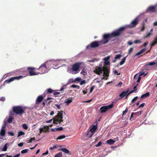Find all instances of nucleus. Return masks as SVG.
Listing matches in <instances>:
<instances>
[{
    "mask_svg": "<svg viewBox=\"0 0 157 157\" xmlns=\"http://www.w3.org/2000/svg\"><path fill=\"white\" fill-rule=\"evenodd\" d=\"M138 97L137 96L136 97L133 99L131 101V102L132 103L136 101L137 100Z\"/></svg>",
    "mask_w": 157,
    "mask_h": 157,
    "instance_id": "obj_37",
    "label": "nucleus"
},
{
    "mask_svg": "<svg viewBox=\"0 0 157 157\" xmlns=\"http://www.w3.org/2000/svg\"><path fill=\"white\" fill-rule=\"evenodd\" d=\"M66 136L64 135H62L59 136L57 139V140H61L65 138Z\"/></svg>",
    "mask_w": 157,
    "mask_h": 157,
    "instance_id": "obj_29",
    "label": "nucleus"
},
{
    "mask_svg": "<svg viewBox=\"0 0 157 157\" xmlns=\"http://www.w3.org/2000/svg\"><path fill=\"white\" fill-rule=\"evenodd\" d=\"M35 69V68L33 67H28L27 69V71H26V72L27 73V71H28L30 76H33L36 75L37 74L34 71Z\"/></svg>",
    "mask_w": 157,
    "mask_h": 157,
    "instance_id": "obj_11",
    "label": "nucleus"
},
{
    "mask_svg": "<svg viewBox=\"0 0 157 157\" xmlns=\"http://www.w3.org/2000/svg\"><path fill=\"white\" fill-rule=\"evenodd\" d=\"M128 111V109L127 108H126L125 110L123 111V115L124 114L126 113Z\"/></svg>",
    "mask_w": 157,
    "mask_h": 157,
    "instance_id": "obj_53",
    "label": "nucleus"
},
{
    "mask_svg": "<svg viewBox=\"0 0 157 157\" xmlns=\"http://www.w3.org/2000/svg\"><path fill=\"white\" fill-rule=\"evenodd\" d=\"M128 91V90H127L126 91H123L122 93H121L119 95L121 98H123L124 96H125L127 94Z\"/></svg>",
    "mask_w": 157,
    "mask_h": 157,
    "instance_id": "obj_21",
    "label": "nucleus"
},
{
    "mask_svg": "<svg viewBox=\"0 0 157 157\" xmlns=\"http://www.w3.org/2000/svg\"><path fill=\"white\" fill-rule=\"evenodd\" d=\"M60 150L66 153H68L69 152V151L66 148H61Z\"/></svg>",
    "mask_w": 157,
    "mask_h": 157,
    "instance_id": "obj_25",
    "label": "nucleus"
},
{
    "mask_svg": "<svg viewBox=\"0 0 157 157\" xmlns=\"http://www.w3.org/2000/svg\"><path fill=\"white\" fill-rule=\"evenodd\" d=\"M105 64L106 65H108L110 64V63L109 61H105Z\"/></svg>",
    "mask_w": 157,
    "mask_h": 157,
    "instance_id": "obj_59",
    "label": "nucleus"
},
{
    "mask_svg": "<svg viewBox=\"0 0 157 157\" xmlns=\"http://www.w3.org/2000/svg\"><path fill=\"white\" fill-rule=\"evenodd\" d=\"M25 133L22 131H20L18 132L17 137H19L21 135H25Z\"/></svg>",
    "mask_w": 157,
    "mask_h": 157,
    "instance_id": "obj_31",
    "label": "nucleus"
},
{
    "mask_svg": "<svg viewBox=\"0 0 157 157\" xmlns=\"http://www.w3.org/2000/svg\"><path fill=\"white\" fill-rule=\"evenodd\" d=\"M155 11V6H150L146 10L147 12H154Z\"/></svg>",
    "mask_w": 157,
    "mask_h": 157,
    "instance_id": "obj_16",
    "label": "nucleus"
},
{
    "mask_svg": "<svg viewBox=\"0 0 157 157\" xmlns=\"http://www.w3.org/2000/svg\"><path fill=\"white\" fill-rule=\"evenodd\" d=\"M121 54L117 55L114 58H115V59H119L121 57Z\"/></svg>",
    "mask_w": 157,
    "mask_h": 157,
    "instance_id": "obj_43",
    "label": "nucleus"
},
{
    "mask_svg": "<svg viewBox=\"0 0 157 157\" xmlns=\"http://www.w3.org/2000/svg\"><path fill=\"white\" fill-rule=\"evenodd\" d=\"M122 82H120L118 84H117V86H119L121 87V86L122 85Z\"/></svg>",
    "mask_w": 157,
    "mask_h": 157,
    "instance_id": "obj_54",
    "label": "nucleus"
},
{
    "mask_svg": "<svg viewBox=\"0 0 157 157\" xmlns=\"http://www.w3.org/2000/svg\"><path fill=\"white\" fill-rule=\"evenodd\" d=\"M22 126L24 129L26 130L28 128V127L26 124H23Z\"/></svg>",
    "mask_w": 157,
    "mask_h": 157,
    "instance_id": "obj_39",
    "label": "nucleus"
},
{
    "mask_svg": "<svg viewBox=\"0 0 157 157\" xmlns=\"http://www.w3.org/2000/svg\"><path fill=\"white\" fill-rule=\"evenodd\" d=\"M141 78L140 76H139L138 77L137 80V82L138 83L140 82V80H141Z\"/></svg>",
    "mask_w": 157,
    "mask_h": 157,
    "instance_id": "obj_58",
    "label": "nucleus"
},
{
    "mask_svg": "<svg viewBox=\"0 0 157 157\" xmlns=\"http://www.w3.org/2000/svg\"><path fill=\"white\" fill-rule=\"evenodd\" d=\"M146 50L145 48H144L142 49L141 50L140 52L136 53L134 56H133L134 57H135L136 56H138L140 55L142 53L144 52Z\"/></svg>",
    "mask_w": 157,
    "mask_h": 157,
    "instance_id": "obj_20",
    "label": "nucleus"
},
{
    "mask_svg": "<svg viewBox=\"0 0 157 157\" xmlns=\"http://www.w3.org/2000/svg\"><path fill=\"white\" fill-rule=\"evenodd\" d=\"M13 118L12 117H10L8 119L7 121L9 123H11L12 122Z\"/></svg>",
    "mask_w": 157,
    "mask_h": 157,
    "instance_id": "obj_34",
    "label": "nucleus"
},
{
    "mask_svg": "<svg viewBox=\"0 0 157 157\" xmlns=\"http://www.w3.org/2000/svg\"><path fill=\"white\" fill-rule=\"evenodd\" d=\"M126 29L125 27H122L114 31L111 33H110L112 37H115L117 36H120L121 34Z\"/></svg>",
    "mask_w": 157,
    "mask_h": 157,
    "instance_id": "obj_3",
    "label": "nucleus"
},
{
    "mask_svg": "<svg viewBox=\"0 0 157 157\" xmlns=\"http://www.w3.org/2000/svg\"><path fill=\"white\" fill-rule=\"evenodd\" d=\"M57 131H61L63 130V128L62 127H60L59 128H57Z\"/></svg>",
    "mask_w": 157,
    "mask_h": 157,
    "instance_id": "obj_52",
    "label": "nucleus"
},
{
    "mask_svg": "<svg viewBox=\"0 0 157 157\" xmlns=\"http://www.w3.org/2000/svg\"><path fill=\"white\" fill-rule=\"evenodd\" d=\"M62 153L61 152L56 154L55 156L54 157H63Z\"/></svg>",
    "mask_w": 157,
    "mask_h": 157,
    "instance_id": "obj_28",
    "label": "nucleus"
},
{
    "mask_svg": "<svg viewBox=\"0 0 157 157\" xmlns=\"http://www.w3.org/2000/svg\"><path fill=\"white\" fill-rule=\"evenodd\" d=\"M82 64V63H74L72 66V71L73 72V73L76 74L79 72L80 71L79 68Z\"/></svg>",
    "mask_w": 157,
    "mask_h": 157,
    "instance_id": "obj_4",
    "label": "nucleus"
},
{
    "mask_svg": "<svg viewBox=\"0 0 157 157\" xmlns=\"http://www.w3.org/2000/svg\"><path fill=\"white\" fill-rule=\"evenodd\" d=\"M157 44V36L154 38L153 40L152 41V43L150 44L151 47L150 49L152 48Z\"/></svg>",
    "mask_w": 157,
    "mask_h": 157,
    "instance_id": "obj_17",
    "label": "nucleus"
},
{
    "mask_svg": "<svg viewBox=\"0 0 157 157\" xmlns=\"http://www.w3.org/2000/svg\"><path fill=\"white\" fill-rule=\"evenodd\" d=\"M23 77L22 75H20L18 76H16L15 77H11L9 78L8 79L5 80L3 84L1 85L0 87V89L2 88L6 85V84L9 83L11 82L14 81L15 80H19L21 78Z\"/></svg>",
    "mask_w": 157,
    "mask_h": 157,
    "instance_id": "obj_2",
    "label": "nucleus"
},
{
    "mask_svg": "<svg viewBox=\"0 0 157 157\" xmlns=\"http://www.w3.org/2000/svg\"><path fill=\"white\" fill-rule=\"evenodd\" d=\"M150 95L149 92H147L143 95L141 97V99L144 98H147Z\"/></svg>",
    "mask_w": 157,
    "mask_h": 157,
    "instance_id": "obj_22",
    "label": "nucleus"
},
{
    "mask_svg": "<svg viewBox=\"0 0 157 157\" xmlns=\"http://www.w3.org/2000/svg\"><path fill=\"white\" fill-rule=\"evenodd\" d=\"M54 91V90H53L51 88H48L44 92V94H51L52 92H53Z\"/></svg>",
    "mask_w": 157,
    "mask_h": 157,
    "instance_id": "obj_19",
    "label": "nucleus"
},
{
    "mask_svg": "<svg viewBox=\"0 0 157 157\" xmlns=\"http://www.w3.org/2000/svg\"><path fill=\"white\" fill-rule=\"evenodd\" d=\"M133 50V48H130V49L128 50V55H130L132 51Z\"/></svg>",
    "mask_w": 157,
    "mask_h": 157,
    "instance_id": "obj_38",
    "label": "nucleus"
},
{
    "mask_svg": "<svg viewBox=\"0 0 157 157\" xmlns=\"http://www.w3.org/2000/svg\"><path fill=\"white\" fill-rule=\"evenodd\" d=\"M156 63L155 62H151L148 63V64H146V66L147 65H149V66H152L155 65Z\"/></svg>",
    "mask_w": 157,
    "mask_h": 157,
    "instance_id": "obj_36",
    "label": "nucleus"
},
{
    "mask_svg": "<svg viewBox=\"0 0 157 157\" xmlns=\"http://www.w3.org/2000/svg\"><path fill=\"white\" fill-rule=\"evenodd\" d=\"M144 72L141 71L140 73L139 76H140L142 75H144Z\"/></svg>",
    "mask_w": 157,
    "mask_h": 157,
    "instance_id": "obj_60",
    "label": "nucleus"
},
{
    "mask_svg": "<svg viewBox=\"0 0 157 157\" xmlns=\"http://www.w3.org/2000/svg\"><path fill=\"white\" fill-rule=\"evenodd\" d=\"M106 142L109 144L112 145L115 142V141L112 139H110L107 140L106 141Z\"/></svg>",
    "mask_w": 157,
    "mask_h": 157,
    "instance_id": "obj_23",
    "label": "nucleus"
},
{
    "mask_svg": "<svg viewBox=\"0 0 157 157\" xmlns=\"http://www.w3.org/2000/svg\"><path fill=\"white\" fill-rule=\"evenodd\" d=\"M28 149L23 150L21 151V152L22 154L26 153L28 152Z\"/></svg>",
    "mask_w": 157,
    "mask_h": 157,
    "instance_id": "obj_35",
    "label": "nucleus"
},
{
    "mask_svg": "<svg viewBox=\"0 0 157 157\" xmlns=\"http://www.w3.org/2000/svg\"><path fill=\"white\" fill-rule=\"evenodd\" d=\"M51 131L53 132H56L57 131V128H52L51 130Z\"/></svg>",
    "mask_w": 157,
    "mask_h": 157,
    "instance_id": "obj_61",
    "label": "nucleus"
},
{
    "mask_svg": "<svg viewBox=\"0 0 157 157\" xmlns=\"http://www.w3.org/2000/svg\"><path fill=\"white\" fill-rule=\"evenodd\" d=\"M35 140V137L31 138L29 140L27 141V143H31L32 142V140Z\"/></svg>",
    "mask_w": 157,
    "mask_h": 157,
    "instance_id": "obj_33",
    "label": "nucleus"
},
{
    "mask_svg": "<svg viewBox=\"0 0 157 157\" xmlns=\"http://www.w3.org/2000/svg\"><path fill=\"white\" fill-rule=\"evenodd\" d=\"M112 36L110 33L105 34L103 35L102 40H100V41H102L101 44H105L109 42V39Z\"/></svg>",
    "mask_w": 157,
    "mask_h": 157,
    "instance_id": "obj_7",
    "label": "nucleus"
},
{
    "mask_svg": "<svg viewBox=\"0 0 157 157\" xmlns=\"http://www.w3.org/2000/svg\"><path fill=\"white\" fill-rule=\"evenodd\" d=\"M55 105L57 107L58 109H59L60 108V106L59 105L55 104Z\"/></svg>",
    "mask_w": 157,
    "mask_h": 157,
    "instance_id": "obj_64",
    "label": "nucleus"
},
{
    "mask_svg": "<svg viewBox=\"0 0 157 157\" xmlns=\"http://www.w3.org/2000/svg\"><path fill=\"white\" fill-rule=\"evenodd\" d=\"M101 141H99V142H98V144H97L95 146L96 147H98L100 146L101 145Z\"/></svg>",
    "mask_w": 157,
    "mask_h": 157,
    "instance_id": "obj_50",
    "label": "nucleus"
},
{
    "mask_svg": "<svg viewBox=\"0 0 157 157\" xmlns=\"http://www.w3.org/2000/svg\"><path fill=\"white\" fill-rule=\"evenodd\" d=\"M94 88H95V86H92L91 87V88H90V93H91L93 91V90L94 89Z\"/></svg>",
    "mask_w": 157,
    "mask_h": 157,
    "instance_id": "obj_45",
    "label": "nucleus"
},
{
    "mask_svg": "<svg viewBox=\"0 0 157 157\" xmlns=\"http://www.w3.org/2000/svg\"><path fill=\"white\" fill-rule=\"evenodd\" d=\"M113 106V103H112L108 105L102 106L100 109V111L101 113L105 112L108 109L112 108Z\"/></svg>",
    "mask_w": 157,
    "mask_h": 157,
    "instance_id": "obj_8",
    "label": "nucleus"
},
{
    "mask_svg": "<svg viewBox=\"0 0 157 157\" xmlns=\"http://www.w3.org/2000/svg\"><path fill=\"white\" fill-rule=\"evenodd\" d=\"M49 127L47 126H43V128H40L39 129L40 134L42 133L43 132H48Z\"/></svg>",
    "mask_w": 157,
    "mask_h": 157,
    "instance_id": "obj_15",
    "label": "nucleus"
},
{
    "mask_svg": "<svg viewBox=\"0 0 157 157\" xmlns=\"http://www.w3.org/2000/svg\"><path fill=\"white\" fill-rule=\"evenodd\" d=\"M142 112L141 111H140L139 112H136V113H134V114L136 115H137V116H139V115H140L141 114Z\"/></svg>",
    "mask_w": 157,
    "mask_h": 157,
    "instance_id": "obj_42",
    "label": "nucleus"
},
{
    "mask_svg": "<svg viewBox=\"0 0 157 157\" xmlns=\"http://www.w3.org/2000/svg\"><path fill=\"white\" fill-rule=\"evenodd\" d=\"M72 101V99H69L67 101H65V103L67 104H70L71 102Z\"/></svg>",
    "mask_w": 157,
    "mask_h": 157,
    "instance_id": "obj_41",
    "label": "nucleus"
},
{
    "mask_svg": "<svg viewBox=\"0 0 157 157\" xmlns=\"http://www.w3.org/2000/svg\"><path fill=\"white\" fill-rule=\"evenodd\" d=\"M63 112L64 113H65L62 110L58 112L57 115L53 118L54 123L57 124L58 122L59 124H60L63 121Z\"/></svg>",
    "mask_w": 157,
    "mask_h": 157,
    "instance_id": "obj_1",
    "label": "nucleus"
},
{
    "mask_svg": "<svg viewBox=\"0 0 157 157\" xmlns=\"http://www.w3.org/2000/svg\"><path fill=\"white\" fill-rule=\"evenodd\" d=\"M44 97H43L42 95L39 96L36 100V104H39V103L41 102L43 100Z\"/></svg>",
    "mask_w": 157,
    "mask_h": 157,
    "instance_id": "obj_18",
    "label": "nucleus"
},
{
    "mask_svg": "<svg viewBox=\"0 0 157 157\" xmlns=\"http://www.w3.org/2000/svg\"><path fill=\"white\" fill-rule=\"evenodd\" d=\"M66 88V87L65 85L63 86L59 90L62 91L64 89H65Z\"/></svg>",
    "mask_w": 157,
    "mask_h": 157,
    "instance_id": "obj_48",
    "label": "nucleus"
},
{
    "mask_svg": "<svg viewBox=\"0 0 157 157\" xmlns=\"http://www.w3.org/2000/svg\"><path fill=\"white\" fill-rule=\"evenodd\" d=\"M53 99V98L50 97H48L46 99L44 100V101L43 102L42 104L43 106H45V103L49 100Z\"/></svg>",
    "mask_w": 157,
    "mask_h": 157,
    "instance_id": "obj_24",
    "label": "nucleus"
},
{
    "mask_svg": "<svg viewBox=\"0 0 157 157\" xmlns=\"http://www.w3.org/2000/svg\"><path fill=\"white\" fill-rule=\"evenodd\" d=\"M127 56H125L122 59L120 63V65H122L125 63Z\"/></svg>",
    "mask_w": 157,
    "mask_h": 157,
    "instance_id": "obj_27",
    "label": "nucleus"
},
{
    "mask_svg": "<svg viewBox=\"0 0 157 157\" xmlns=\"http://www.w3.org/2000/svg\"><path fill=\"white\" fill-rule=\"evenodd\" d=\"M97 124L93 125L90 130L87 132L86 134V136L89 138L91 137L94 133L95 131L97 129Z\"/></svg>",
    "mask_w": 157,
    "mask_h": 157,
    "instance_id": "obj_9",
    "label": "nucleus"
},
{
    "mask_svg": "<svg viewBox=\"0 0 157 157\" xmlns=\"http://www.w3.org/2000/svg\"><path fill=\"white\" fill-rule=\"evenodd\" d=\"M85 83H86V81L85 80H84L82 81L81 82L80 84V85H82Z\"/></svg>",
    "mask_w": 157,
    "mask_h": 157,
    "instance_id": "obj_51",
    "label": "nucleus"
},
{
    "mask_svg": "<svg viewBox=\"0 0 157 157\" xmlns=\"http://www.w3.org/2000/svg\"><path fill=\"white\" fill-rule=\"evenodd\" d=\"M109 59H110V57L109 56H108L106 57H105L104 59V60H105V61H108V60Z\"/></svg>",
    "mask_w": 157,
    "mask_h": 157,
    "instance_id": "obj_47",
    "label": "nucleus"
},
{
    "mask_svg": "<svg viewBox=\"0 0 157 157\" xmlns=\"http://www.w3.org/2000/svg\"><path fill=\"white\" fill-rule=\"evenodd\" d=\"M6 125V122H5L2 125V129H5Z\"/></svg>",
    "mask_w": 157,
    "mask_h": 157,
    "instance_id": "obj_44",
    "label": "nucleus"
},
{
    "mask_svg": "<svg viewBox=\"0 0 157 157\" xmlns=\"http://www.w3.org/2000/svg\"><path fill=\"white\" fill-rule=\"evenodd\" d=\"M40 71L41 74H44L47 72V67L46 66L45 63L42 64L38 69Z\"/></svg>",
    "mask_w": 157,
    "mask_h": 157,
    "instance_id": "obj_10",
    "label": "nucleus"
},
{
    "mask_svg": "<svg viewBox=\"0 0 157 157\" xmlns=\"http://www.w3.org/2000/svg\"><path fill=\"white\" fill-rule=\"evenodd\" d=\"M60 94V92H54L53 93V94H54V96L56 97H57V95Z\"/></svg>",
    "mask_w": 157,
    "mask_h": 157,
    "instance_id": "obj_40",
    "label": "nucleus"
},
{
    "mask_svg": "<svg viewBox=\"0 0 157 157\" xmlns=\"http://www.w3.org/2000/svg\"><path fill=\"white\" fill-rule=\"evenodd\" d=\"M133 43H136V44H140L141 43V42L140 40H135L134 41Z\"/></svg>",
    "mask_w": 157,
    "mask_h": 157,
    "instance_id": "obj_32",
    "label": "nucleus"
},
{
    "mask_svg": "<svg viewBox=\"0 0 157 157\" xmlns=\"http://www.w3.org/2000/svg\"><path fill=\"white\" fill-rule=\"evenodd\" d=\"M13 112L17 114H20L24 113L23 108L20 106H14L13 108Z\"/></svg>",
    "mask_w": 157,
    "mask_h": 157,
    "instance_id": "obj_6",
    "label": "nucleus"
},
{
    "mask_svg": "<svg viewBox=\"0 0 157 157\" xmlns=\"http://www.w3.org/2000/svg\"><path fill=\"white\" fill-rule=\"evenodd\" d=\"M109 70L108 69L107 67H106L103 71L104 72L103 74V77L102 78V79H107V78L109 76Z\"/></svg>",
    "mask_w": 157,
    "mask_h": 157,
    "instance_id": "obj_14",
    "label": "nucleus"
},
{
    "mask_svg": "<svg viewBox=\"0 0 157 157\" xmlns=\"http://www.w3.org/2000/svg\"><path fill=\"white\" fill-rule=\"evenodd\" d=\"M57 148L56 147V146H54L53 147H52L50 148V149L51 150H52L56 148Z\"/></svg>",
    "mask_w": 157,
    "mask_h": 157,
    "instance_id": "obj_56",
    "label": "nucleus"
},
{
    "mask_svg": "<svg viewBox=\"0 0 157 157\" xmlns=\"http://www.w3.org/2000/svg\"><path fill=\"white\" fill-rule=\"evenodd\" d=\"M8 144L7 143H6L5 144V145L3 147L2 151H6L7 150V145Z\"/></svg>",
    "mask_w": 157,
    "mask_h": 157,
    "instance_id": "obj_30",
    "label": "nucleus"
},
{
    "mask_svg": "<svg viewBox=\"0 0 157 157\" xmlns=\"http://www.w3.org/2000/svg\"><path fill=\"white\" fill-rule=\"evenodd\" d=\"M114 74H117V75H120V73H118L117 71L116 70H115L114 71Z\"/></svg>",
    "mask_w": 157,
    "mask_h": 157,
    "instance_id": "obj_57",
    "label": "nucleus"
},
{
    "mask_svg": "<svg viewBox=\"0 0 157 157\" xmlns=\"http://www.w3.org/2000/svg\"><path fill=\"white\" fill-rule=\"evenodd\" d=\"M8 133L11 136H14V133L12 132H8Z\"/></svg>",
    "mask_w": 157,
    "mask_h": 157,
    "instance_id": "obj_49",
    "label": "nucleus"
},
{
    "mask_svg": "<svg viewBox=\"0 0 157 157\" xmlns=\"http://www.w3.org/2000/svg\"><path fill=\"white\" fill-rule=\"evenodd\" d=\"M106 67H97L96 68L95 71V72L96 74L100 75V73H102L105 68Z\"/></svg>",
    "mask_w": 157,
    "mask_h": 157,
    "instance_id": "obj_13",
    "label": "nucleus"
},
{
    "mask_svg": "<svg viewBox=\"0 0 157 157\" xmlns=\"http://www.w3.org/2000/svg\"><path fill=\"white\" fill-rule=\"evenodd\" d=\"M139 21V19L138 17H136L135 19L131 22L130 25H129V26L130 28H132L135 27L138 24Z\"/></svg>",
    "mask_w": 157,
    "mask_h": 157,
    "instance_id": "obj_12",
    "label": "nucleus"
},
{
    "mask_svg": "<svg viewBox=\"0 0 157 157\" xmlns=\"http://www.w3.org/2000/svg\"><path fill=\"white\" fill-rule=\"evenodd\" d=\"M5 130L3 129H2L0 132V136H4L5 134Z\"/></svg>",
    "mask_w": 157,
    "mask_h": 157,
    "instance_id": "obj_26",
    "label": "nucleus"
},
{
    "mask_svg": "<svg viewBox=\"0 0 157 157\" xmlns=\"http://www.w3.org/2000/svg\"><path fill=\"white\" fill-rule=\"evenodd\" d=\"M48 151H46L45 153H43L42 154V155H48Z\"/></svg>",
    "mask_w": 157,
    "mask_h": 157,
    "instance_id": "obj_63",
    "label": "nucleus"
},
{
    "mask_svg": "<svg viewBox=\"0 0 157 157\" xmlns=\"http://www.w3.org/2000/svg\"><path fill=\"white\" fill-rule=\"evenodd\" d=\"M102 41H95L91 42L90 44L86 46V48L87 49H90L91 48H94L98 47L99 45L101 44Z\"/></svg>",
    "mask_w": 157,
    "mask_h": 157,
    "instance_id": "obj_5",
    "label": "nucleus"
},
{
    "mask_svg": "<svg viewBox=\"0 0 157 157\" xmlns=\"http://www.w3.org/2000/svg\"><path fill=\"white\" fill-rule=\"evenodd\" d=\"M142 28L141 29L142 31H143L145 29V23H143L142 25Z\"/></svg>",
    "mask_w": 157,
    "mask_h": 157,
    "instance_id": "obj_55",
    "label": "nucleus"
},
{
    "mask_svg": "<svg viewBox=\"0 0 157 157\" xmlns=\"http://www.w3.org/2000/svg\"><path fill=\"white\" fill-rule=\"evenodd\" d=\"M148 44V42H144L143 44V46H144V47H145L146 46L147 44Z\"/></svg>",
    "mask_w": 157,
    "mask_h": 157,
    "instance_id": "obj_62",
    "label": "nucleus"
},
{
    "mask_svg": "<svg viewBox=\"0 0 157 157\" xmlns=\"http://www.w3.org/2000/svg\"><path fill=\"white\" fill-rule=\"evenodd\" d=\"M145 105V103H142V104H141L139 107H138V108H143L144 107V106Z\"/></svg>",
    "mask_w": 157,
    "mask_h": 157,
    "instance_id": "obj_46",
    "label": "nucleus"
}]
</instances>
